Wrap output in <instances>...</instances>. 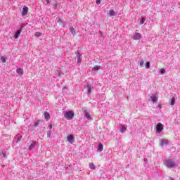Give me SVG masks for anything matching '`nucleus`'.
Listing matches in <instances>:
<instances>
[{"instance_id":"1","label":"nucleus","mask_w":180,"mask_h":180,"mask_svg":"<svg viewBox=\"0 0 180 180\" xmlns=\"http://www.w3.org/2000/svg\"><path fill=\"white\" fill-rule=\"evenodd\" d=\"M165 165L167 168H174V167H176V161L175 159L166 158L165 160Z\"/></svg>"},{"instance_id":"2","label":"nucleus","mask_w":180,"mask_h":180,"mask_svg":"<svg viewBox=\"0 0 180 180\" xmlns=\"http://www.w3.org/2000/svg\"><path fill=\"white\" fill-rule=\"evenodd\" d=\"M65 119H68V120H70L74 117V112L72 111H68L65 113Z\"/></svg>"},{"instance_id":"3","label":"nucleus","mask_w":180,"mask_h":180,"mask_svg":"<svg viewBox=\"0 0 180 180\" xmlns=\"http://www.w3.org/2000/svg\"><path fill=\"white\" fill-rule=\"evenodd\" d=\"M84 88H86L88 95L91 94L92 89H94V86H92V84L89 83H86V85L84 86Z\"/></svg>"},{"instance_id":"4","label":"nucleus","mask_w":180,"mask_h":180,"mask_svg":"<svg viewBox=\"0 0 180 180\" xmlns=\"http://www.w3.org/2000/svg\"><path fill=\"white\" fill-rule=\"evenodd\" d=\"M156 130L158 133H161L164 130V125L161 122H158L156 125Z\"/></svg>"},{"instance_id":"5","label":"nucleus","mask_w":180,"mask_h":180,"mask_svg":"<svg viewBox=\"0 0 180 180\" xmlns=\"http://www.w3.org/2000/svg\"><path fill=\"white\" fill-rule=\"evenodd\" d=\"M82 54L81 52L77 51V52L76 53V57L77 58V64H81L82 61Z\"/></svg>"},{"instance_id":"6","label":"nucleus","mask_w":180,"mask_h":180,"mask_svg":"<svg viewBox=\"0 0 180 180\" xmlns=\"http://www.w3.org/2000/svg\"><path fill=\"white\" fill-rule=\"evenodd\" d=\"M68 141L70 143V144H74V141H75V136L74 135H69L68 136Z\"/></svg>"},{"instance_id":"7","label":"nucleus","mask_w":180,"mask_h":180,"mask_svg":"<svg viewBox=\"0 0 180 180\" xmlns=\"http://www.w3.org/2000/svg\"><path fill=\"white\" fill-rule=\"evenodd\" d=\"M29 12V7L27 6H24L22 8V16H26L27 15V13Z\"/></svg>"},{"instance_id":"8","label":"nucleus","mask_w":180,"mask_h":180,"mask_svg":"<svg viewBox=\"0 0 180 180\" xmlns=\"http://www.w3.org/2000/svg\"><path fill=\"white\" fill-rule=\"evenodd\" d=\"M140 39H141V34L139 33V32H136L134 34L133 39L134 40H140Z\"/></svg>"},{"instance_id":"9","label":"nucleus","mask_w":180,"mask_h":180,"mask_svg":"<svg viewBox=\"0 0 180 180\" xmlns=\"http://www.w3.org/2000/svg\"><path fill=\"white\" fill-rule=\"evenodd\" d=\"M84 116L86 117L87 120H92V117L89 115V112L88 110H84Z\"/></svg>"},{"instance_id":"10","label":"nucleus","mask_w":180,"mask_h":180,"mask_svg":"<svg viewBox=\"0 0 180 180\" xmlns=\"http://www.w3.org/2000/svg\"><path fill=\"white\" fill-rule=\"evenodd\" d=\"M168 143H169L168 139H162L161 143H160V146H161V147H163V146L168 145Z\"/></svg>"},{"instance_id":"11","label":"nucleus","mask_w":180,"mask_h":180,"mask_svg":"<svg viewBox=\"0 0 180 180\" xmlns=\"http://www.w3.org/2000/svg\"><path fill=\"white\" fill-rule=\"evenodd\" d=\"M22 33V29L18 30L15 34H14V39H18L19 36H20V34Z\"/></svg>"},{"instance_id":"12","label":"nucleus","mask_w":180,"mask_h":180,"mask_svg":"<svg viewBox=\"0 0 180 180\" xmlns=\"http://www.w3.org/2000/svg\"><path fill=\"white\" fill-rule=\"evenodd\" d=\"M15 139L16 140V143H19V141H20V140H22V135H20V134H18L15 136Z\"/></svg>"},{"instance_id":"13","label":"nucleus","mask_w":180,"mask_h":180,"mask_svg":"<svg viewBox=\"0 0 180 180\" xmlns=\"http://www.w3.org/2000/svg\"><path fill=\"white\" fill-rule=\"evenodd\" d=\"M44 115L46 120H49L50 119V113L49 112L46 111Z\"/></svg>"},{"instance_id":"14","label":"nucleus","mask_w":180,"mask_h":180,"mask_svg":"<svg viewBox=\"0 0 180 180\" xmlns=\"http://www.w3.org/2000/svg\"><path fill=\"white\" fill-rule=\"evenodd\" d=\"M34 147H36V142H32V143L30 145V146H29V148H28V150H33V148H34Z\"/></svg>"},{"instance_id":"15","label":"nucleus","mask_w":180,"mask_h":180,"mask_svg":"<svg viewBox=\"0 0 180 180\" xmlns=\"http://www.w3.org/2000/svg\"><path fill=\"white\" fill-rule=\"evenodd\" d=\"M98 151L100 153H102L103 151V145L102 143H100L98 147Z\"/></svg>"},{"instance_id":"16","label":"nucleus","mask_w":180,"mask_h":180,"mask_svg":"<svg viewBox=\"0 0 180 180\" xmlns=\"http://www.w3.org/2000/svg\"><path fill=\"white\" fill-rule=\"evenodd\" d=\"M16 72L19 74V75H23V70H22V68H18Z\"/></svg>"},{"instance_id":"17","label":"nucleus","mask_w":180,"mask_h":180,"mask_svg":"<svg viewBox=\"0 0 180 180\" xmlns=\"http://www.w3.org/2000/svg\"><path fill=\"white\" fill-rule=\"evenodd\" d=\"M150 99H151L152 102H153V103L155 102H157V101H158V98H157V96H151Z\"/></svg>"},{"instance_id":"18","label":"nucleus","mask_w":180,"mask_h":180,"mask_svg":"<svg viewBox=\"0 0 180 180\" xmlns=\"http://www.w3.org/2000/svg\"><path fill=\"white\" fill-rule=\"evenodd\" d=\"M89 168L90 169H96V166L92 162L89 163Z\"/></svg>"},{"instance_id":"19","label":"nucleus","mask_w":180,"mask_h":180,"mask_svg":"<svg viewBox=\"0 0 180 180\" xmlns=\"http://www.w3.org/2000/svg\"><path fill=\"white\" fill-rule=\"evenodd\" d=\"M70 32L72 33V34H73V36H75V29H74V27H70Z\"/></svg>"},{"instance_id":"20","label":"nucleus","mask_w":180,"mask_h":180,"mask_svg":"<svg viewBox=\"0 0 180 180\" xmlns=\"http://www.w3.org/2000/svg\"><path fill=\"white\" fill-rule=\"evenodd\" d=\"M94 71H99L101 70V66L96 65L93 68Z\"/></svg>"},{"instance_id":"21","label":"nucleus","mask_w":180,"mask_h":180,"mask_svg":"<svg viewBox=\"0 0 180 180\" xmlns=\"http://www.w3.org/2000/svg\"><path fill=\"white\" fill-rule=\"evenodd\" d=\"M127 130V128H126L125 126H122V127H121V129H120L121 133H123V132L126 131Z\"/></svg>"},{"instance_id":"22","label":"nucleus","mask_w":180,"mask_h":180,"mask_svg":"<svg viewBox=\"0 0 180 180\" xmlns=\"http://www.w3.org/2000/svg\"><path fill=\"white\" fill-rule=\"evenodd\" d=\"M109 15H110V16H115V15H116V13L115 12V11L110 10L109 11Z\"/></svg>"},{"instance_id":"23","label":"nucleus","mask_w":180,"mask_h":180,"mask_svg":"<svg viewBox=\"0 0 180 180\" xmlns=\"http://www.w3.org/2000/svg\"><path fill=\"white\" fill-rule=\"evenodd\" d=\"M34 36H35V37H40V36H41V32H35Z\"/></svg>"},{"instance_id":"24","label":"nucleus","mask_w":180,"mask_h":180,"mask_svg":"<svg viewBox=\"0 0 180 180\" xmlns=\"http://www.w3.org/2000/svg\"><path fill=\"white\" fill-rule=\"evenodd\" d=\"M170 105H175V98L174 97L172 98Z\"/></svg>"},{"instance_id":"25","label":"nucleus","mask_w":180,"mask_h":180,"mask_svg":"<svg viewBox=\"0 0 180 180\" xmlns=\"http://www.w3.org/2000/svg\"><path fill=\"white\" fill-rule=\"evenodd\" d=\"M145 22H146V18H145L144 17H143V18L141 19L140 25H143Z\"/></svg>"},{"instance_id":"26","label":"nucleus","mask_w":180,"mask_h":180,"mask_svg":"<svg viewBox=\"0 0 180 180\" xmlns=\"http://www.w3.org/2000/svg\"><path fill=\"white\" fill-rule=\"evenodd\" d=\"M58 23H62V25H65V23H64V21H63L62 19L60 18L58 20Z\"/></svg>"},{"instance_id":"27","label":"nucleus","mask_w":180,"mask_h":180,"mask_svg":"<svg viewBox=\"0 0 180 180\" xmlns=\"http://www.w3.org/2000/svg\"><path fill=\"white\" fill-rule=\"evenodd\" d=\"M1 154H2V156H3L4 158H6V157H8L6 155V152H5V151H2Z\"/></svg>"},{"instance_id":"28","label":"nucleus","mask_w":180,"mask_h":180,"mask_svg":"<svg viewBox=\"0 0 180 180\" xmlns=\"http://www.w3.org/2000/svg\"><path fill=\"white\" fill-rule=\"evenodd\" d=\"M1 61L2 63H6V58H5V56H1Z\"/></svg>"},{"instance_id":"29","label":"nucleus","mask_w":180,"mask_h":180,"mask_svg":"<svg viewBox=\"0 0 180 180\" xmlns=\"http://www.w3.org/2000/svg\"><path fill=\"white\" fill-rule=\"evenodd\" d=\"M165 72H166L165 69H164V68L160 69V74L164 75V74H165Z\"/></svg>"},{"instance_id":"30","label":"nucleus","mask_w":180,"mask_h":180,"mask_svg":"<svg viewBox=\"0 0 180 180\" xmlns=\"http://www.w3.org/2000/svg\"><path fill=\"white\" fill-rule=\"evenodd\" d=\"M143 64H144V60H141L139 61L140 67H141L142 65H143Z\"/></svg>"},{"instance_id":"31","label":"nucleus","mask_w":180,"mask_h":180,"mask_svg":"<svg viewBox=\"0 0 180 180\" xmlns=\"http://www.w3.org/2000/svg\"><path fill=\"white\" fill-rule=\"evenodd\" d=\"M146 68H150V62H147L146 64Z\"/></svg>"},{"instance_id":"32","label":"nucleus","mask_w":180,"mask_h":180,"mask_svg":"<svg viewBox=\"0 0 180 180\" xmlns=\"http://www.w3.org/2000/svg\"><path fill=\"white\" fill-rule=\"evenodd\" d=\"M96 3L97 5H101V0H96Z\"/></svg>"},{"instance_id":"33","label":"nucleus","mask_w":180,"mask_h":180,"mask_svg":"<svg viewBox=\"0 0 180 180\" xmlns=\"http://www.w3.org/2000/svg\"><path fill=\"white\" fill-rule=\"evenodd\" d=\"M39 121L38 122H36L35 123H34V127H37L38 125H39Z\"/></svg>"},{"instance_id":"34","label":"nucleus","mask_w":180,"mask_h":180,"mask_svg":"<svg viewBox=\"0 0 180 180\" xmlns=\"http://www.w3.org/2000/svg\"><path fill=\"white\" fill-rule=\"evenodd\" d=\"M51 136V132L49 131L47 134V137H50Z\"/></svg>"},{"instance_id":"35","label":"nucleus","mask_w":180,"mask_h":180,"mask_svg":"<svg viewBox=\"0 0 180 180\" xmlns=\"http://www.w3.org/2000/svg\"><path fill=\"white\" fill-rule=\"evenodd\" d=\"M25 26H26V25H25V24L21 25L20 29H21V30L23 29V27H25Z\"/></svg>"},{"instance_id":"36","label":"nucleus","mask_w":180,"mask_h":180,"mask_svg":"<svg viewBox=\"0 0 180 180\" xmlns=\"http://www.w3.org/2000/svg\"><path fill=\"white\" fill-rule=\"evenodd\" d=\"M49 129H53V125H51V124L49 125Z\"/></svg>"},{"instance_id":"37","label":"nucleus","mask_w":180,"mask_h":180,"mask_svg":"<svg viewBox=\"0 0 180 180\" xmlns=\"http://www.w3.org/2000/svg\"><path fill=\"white\" fill-rule=\"evenodd\" d=\"M46 4H50V1L49 0H46Z\"/></svg>"},{"instance_id":"38","label":"nucleus","mask_w":180,"mask_h":180,"mask_svg":"<svg viewBox=\"0 0 180 180\" xmlns=\"http://www.w3.org/2000/svg\"><path fill=\"white\" fill-rule=\"evenodd\" d=\"M56 74H58L59 76L60 75V73L59 71H56Z\"/></svg>"},{"instance_id":"39","label":"nucleus","mask_w":180,"mask_h":180,"mask_svg":"<svg viewBox=\"0 0 180 180\" xmlns=\"http://www.w3.org/2000/svg\"><path fill=\"white\" fill-rule=\"evenodd\" d=\"M100 36H103V34H102V32L100 31Z\"/></svg>"},{"instance_id":"40","label":"nucleus","mask_w":180,"mask_h":180,"mask_svg":"<svg viewBox=\"0 0 180 180\" xmlns=\"http://www.w3.org/2000/svg\"><path fill=\"white\" fill-rule=\"evenodd\" d=\"M170 179H171V180H175V179H174V178H170Z\"/></svg>"},{"instance_id":"41","label":"nucleus","mask_w":180,"mask_h":180,"mask_svg":"<svg viewBox=\"0 0 180 180\" xmlns=\"http://www.w3.org/2000/svg\"><path fill=\"white\" fill-rule=\"evenodd\" d=\"M159 108H160V109H161L162 106H161V105H159Z\"/></svg>"},{"instance_id":"42","label":"nucleus","mask_w":180,"mask_h":180,"mask_svg":"<svg viewBox=\"0 0 180 180\" xmlns=\"http://www.w3.org/2000/svg\"><path fill=\"white\" fill-rule=\"evenodd\" d=\"M144 161L147 162V159L145 158V159H144Z\"/></svg>"}]
</instances>
